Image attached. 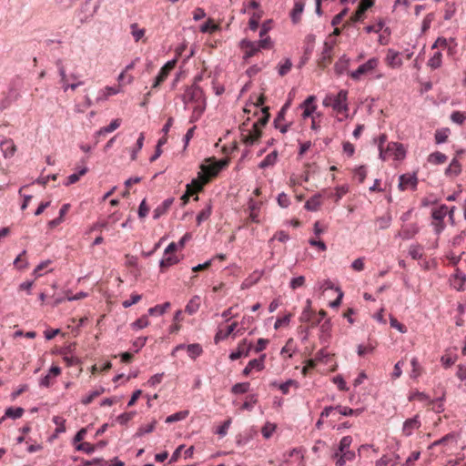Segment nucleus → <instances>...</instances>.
I'll list each match as a JSON object with an SVG mask.
<instances>
[{"label":"nucleus","mask_w":466,"mask_h":466,"mask_svg":"<svg viewBox=\"0 0 466 466\" xmlns=\"http://www.w3.org/2000/svg\"><path fill=\"white\" fill-rule=\"evenodd\" d=\"M378 58H370L366 63L360 65L355 71L350 72V76L356 81L360 80L361 76L370 73L378 66Z\"/></svg>","instance_id":"7ed1b4c3"},{"label":"nucleus","mask_w":466,"mask_h":466,"mask_svg":"<svg viewBox=\"0 0 466 466\" xmlns=\"http://www.w3.org/2000/svg\"><path fill=\"white\" fill-rule=\"evenodd\" d=\"M447 160V156L441 152L436 151L428 156V162L432 165H441Z\"/></svg>","instance_id":"c756f323"},{"label":"nucleus","mask_w":466,"mask_h":466,"mask_svg":"<svg viewBox=\"0 0 466 466\" xmlns=\"http://www.w3.org/2000/svg\"><path fill=\"white\" fill-rule=\"evenodd\" d=\"M419 226L416 223L409 224L402 227V229L396 235L397 238L402 239H410L419 232Z\"/></svg>","instance_id":"ddd939ff"},{"label":"nucleus","mask_w":466,"mask_h":466,"mask_svg":"<svg viewBox=\"0 0 466 466\" xmlns=\"http://www.w3.org/2000/svg\"><path fill=\"white\" fill-rule=\"evenodd\" d=\"M422 248L420 245H411L409 248V255L413 259H420L422 257Z\"/></svg>","instance_id":"3c124183"},{"label":"nucleus","mask_w":466,"mask_h":466,"mask_svg":"<svg viewBox=\"0 0 466 466\" xmlns=\"http://www.w3.org/2000/svg\"><path fill=\"white\" fill-rule=\"evenodd\" d=\"M0 149L4 157H11L14 156L16 147L11 138H5L0 141Z\"/></svg>","instance_id":"4468645a"},{"label":"nucleus","mask_w":466,"mask_h":466,"mask_svg":"<svg viewBox=\"0 0 466 466\" xmlns=\"http://www.w3.org/2000/svg\"><path fill=\"white\" fill-rule=\"evenodd\" d=\"M183 101L185 104H187V101L196 104L206 102L202 88L197 84H193L186 89L185 94L183 95Z\"/></svg>","instance_id":"f03ea898"},{"label":"nucleus","mask_w":466,"mask_h":466,"mask_svg":"<svg viewBox=\"0 0 466 466\" xmlns=\"http://www.w3.org/2000/svg\"><path fill=\"white\" fill-rule=\"evenodd\" d=\"M76 450L90 454L96 451V445L89 442H81L76 446Z\"/></svg>","instance_id":"13d9d810"},{"label":"nucleus","mask_w":466,"mask_h":466,"mask_svg":"<svg viewBox=\"0 0 466 466\" xmlns=\"http://www.w3.org/2000/svg\"><path fill=\"white\" fill-rule=\"evenodd\" d=\"M354 175L358 178L360 183H363L367 176V170L365 166H360L354 170Z\"/></svg>","instance_id":"0e129e2a"},{"label":"nucleus","mask_w":466,"mask_h":466,"mask_svg":"<svg viewBox=\"0 0 466 466\" xmlns=\"http://www.w3.org/2000/svg\"><path fill=\"white\" fill-rule=\"evenodd\" d=\"M260 15L254 13L248 21V27L252 31H256L259 25Z\"/></svg>","instance_id":"338daca9"},{"label":"nucleus","mask_w":466,"mask_h":466,"mask_svg":"<svg viewBox=\"0 0 466 466\" xmlns=\"http://www.w3.org/2000/svg\"><path fill=\"white\" fill-rule=\"evenodd\" d=\"M169 308H170V303L165 302L161 305H157L155 307L148 309L147 313L150 316H155V315L162 316L166 312V310Z\"/></svg>","instance_id":"473e14b6"},{"label":"nucleus","mask_w":466,"mask_h":466,"mask_svg":"<svg viewBox=\"0 0 466 466\" xmlns=\"http://www.w3.org/2000/svg\"><path fill=\"white\" fill-rule=\"evenodd\" d=\"M448 129L437 130L435 132V142L436 144H442L448 138Z\"/></svg>","instance_id":"680f3d73"},{"label":"nucleus","mask_w":466,"mask_h":466,"mask_svg":"<svg viewBox=\"0 0 466 466\" xmlns=\"http://www.w3.org/2000/svg\"><path fill=\"white\" fill-rule=\"evenodd\" d=\"M418 185V178L415 173L413 174H403L399 177V185L398 187L400 190L403 191L409 187L411 189H416Z\"/></svg>","instance_id":"6e6552de"},{"label":"nucleus","mask_w":466,"mask_h":466,"mask_svg":"<svg viewBox=\"0 0 466 466\" xmlns=\"http://www.w3.org/2000/svg\"><path fill=\"white\" fill-rule=\"evenodd\" d=\"M374 0H360L356 12L351 15L350 22L357 23L360 22L365 17L366 11L373 6Z\"/></svg>","instance_id":"423d86ee"},{"label":"nucleus","mask_w":466,"mask_h":466,"mask_svg":"<svg viewBox=\"0 0 466 466\" xmlns=\"http://www.w3.org/2000/svg\"><path fill=\"white\" fill-rule=\"evenodd\" d=\"M199 306L200 297L196 295L187 302L185 308V311L189 315H193L198 310Z\"/></svg>","instance_id":"393cba45"},{"label":"nucleus","mask_w":466,"mask_h":466,"mask_svg":"<svg viewBox=\"0 0 466 466\" xmlns=\"http://www.w3.org/2000/svg\"><path fill=\"white\" fill-rule=\"evenodd\" d=\"M167 76L168 74L161 68L158 75L156 76L153 82L152 88H157V86H159L160 84L166 80Z\"/></svg>","instance_id":"e2e57ef3"},{"label":"nucleus","mask_w":466,"mask_h":466,"mask_svg":"<svg viewBox=\"0 0 466 466\" xmlns=\"http://www.w3.org/2000/svg\"><path fill=\"white\" fill-rule=\"evenodd\" d=\"M349 12V8L345 7L343 8L339 14H337L331 20V25L337 26L339 24L341 23L342 19L347 15Z\"/></svg>","instance_id":"052dcab7"},{"label":"nucleus","mask_w":466,"mask_h":466,"mask_svg":"<svg viewBox=\"0 0 466 466\" xmlns=\"http://www.w3.org/2000/svg\"><path fill=\"white\" fill-rule=\"evenodd\" d=\"M441 58L442 55L441 52H436L434 55L429 59L428 66L432 69H437L441 66Z\"/></svg>","instance_id":"4c0bfd02"},{"label":"nucleus","mask_w":466,"mask_h":466,"mask_svg":"<svg viewBox=\"0 0 466 466\" xmlns=\"http://www.w3.org/2000/svg\"><path fill=\"white\" fill-rule=\"evenodd\" d=\"M348 91L340 90L336 96L329 95V99L332 101L331 107L338 113L347 112L349 106L347 103Z\"/></svg>","instance_id":"f257e3e1"},{"label":"nucleus","mask_w":466,"mask_h":466,"mask_svg":"<svg viewBox=\"0 0 466 466\" xmlns=\"http://www.w3.org/2000/svg\"><path fill=\"white\" fill-rule=\"evenodd\" d=\"M409 400H418L422 405H426V406L433 404V400H431V398L428 395H426L423 392H419V391L410 394L409 396Z\"/></svg>","instance_id":"a878e982"},{"label":"nucleus","mask_w":466,"mask_h":466,"mask_svg":"<svg viewBox=\"0 0 466 466\" xmlns=\"http://www.w3.org/2000/svg\"><path fill=\"white\" fill-rule=\"evenodd\" d=\"M377 141H378V147H379V151H380L379 157L382 161H385L386 156H385V152H384L385 150L383 148V145L387 141V136L385 134H381L378 137V139H375V142H377Z\"/></svg>","instance_id":"09e8293b"},{"label":"nucleus","mask_w":466,"mask_h":466,"mask_svg":"<svg viewBox=\"0 0 466 466\" xmlns=\"http://www.w3.org/2000/svg\"><path fill=\"white\" fill-rule=\"evenodd\" d=\"M88 171V168L86 167H83L78 170L77 173H73L70 176L67 177L66 181L64 183L65 186H70L72 184L76 183L81 176H84Z\"/></svg>","instance_id":"7c9ffc66"},{"label":"nucleus","mask_w":466,"mask_h":466,"mask_svg":"<svg viewBox=\"0 0 466 466\" xmlns=\"http://www.w3.org/2000/svg\"><path fill=\"white\" fill-rule=\"evenodd\" d=\"M277 158L278 152L274 150L266 156V157L258 164V167L264 169L266 167H271L276 163Z\"/></svg>","instance_id":"c85d7f7f"},{"label":"nucleus","mask_w":466,"mask_h":466,"mask_svg":"<svg viewBox=\"0 0 466 466\" xmlns=\"http://www.w3.org/2000/svg\"><path fill=\"white\" fill-rule=\"evenodd\" d=\"M19 92L15 86H10L5 98L0 101V111L8 108L19 97Z\"/></svg>","instance_id":"f8f14e48"},{"label":"nucleus","mask_w":466,"mask_h":466,"mask_svg":"<svg viewBox=\"0 0 466 466\" xmlns=\"http://www.w3.org/2000/svg\"><path fill=\"white\" fill-rule=\"evenodd\" d=\"M208 164L201 165V171L198 172V178L200 182L205 185L209 181V178L212 177H216L217 175H213L214 169L216 167V160L214 158H208L206 160Z\"/></svg>","instance_id":"39448f33"},{"label":"nucleus","mask_w":466,"mask_h":466,"mask_svg":"<svg viewBox=\"0 0 466 466\" xmlns=\"http://www.w3.org/2000/svg\"><path fill=\"white\" fill-rule=\"evenodd\" d=\"M461 172V165L457 158H453L451 164L445 169L446 176L457 177Z\"/></svg>","instance_id":"5701e85b"},{"label":"nucleus","mask_w":466,"mask_h":466,"mask_svg":"<svg viewBox=\"0 0 466 466\" xmlns=\"http://www.w3.org/2000/svg\"><path fill=\"white\" fill-rule=\"evenodd\" d=\"M277 425L275 423L267 422L261 429V433L265 439H269L273 432L276 431Z\"/></svg>","instance_id":"49530a36"},{"label":"nucleus","mask_w":466,"mask_h":466,"mask_svg":"<svg viewBox=\"0 0 466 466\" xmlns=\"http://www.w3.org/2000/svg\"><path fill=\"white\" fill-rule=\"evenodd\" d=\"M187 352L192 360H195L202 354L203 350L200 344L193 343L187 346Z\"/></svg>","instance_id":"2f4dec72"},{"label":"nucleus","mask_w":466,"mask_h":466,"mask_svg":"<svg viewBox=\"0 0 466 466\" xmlns=\"http://www.w3.org/2000/svg\"><path fill=\"white\" fill-rule=\"evenodd\" d=\"M131 35L136 42H138L145 35V29L139 28L137 23L130 25Z\"/></svg>","instance_id":"c03bdc74"},{"label":"nucleus","mask_w":466,"mask_h":466,"mask_svg":"<svg viewBox=\"0 0 466 466\" xmlns=\"http://www.w3.org/2000/svg\"><path fill=\"white\" fill-rule=\"evenodd\" d=\"M174 202L173 198H168L165 199L160 205H158L153 211V218L158 219L161 216H163L171 207Z\"/></svg>","instance_id":"a211bd4d"},{"label":"nucleus","mask_w":466,"mask_h":466,"mask_svg":"<svg viewBox=\"0 0 466 466\" xmlns=\"http://www.w3.org/2000/svg\"><path fill=\"white\" fill-rule=\"evenodd\" d=\"M231 424V419L226 420L221 425L218 426L215 433L220 437H224L228 433V430Z\"/></svg>","instance_id":"603ef678"},{"label":"nucleus","mask_w":466,"mask_h":466,"mask_svg":"<svg viewBox=\"0 0 466 466\" xmlns=\"http://www.w3.org/2000/svg\"><path fill=\"white\" fill-rule=\"evenodd\" d=\"M212 207L208 204L204 209H202L197 216L198 225H200L203 221L207 220L211 215Z\"/></svg>","instance_id":"79ce46f5"},{"label":"nucleus","mask_w":466,"mask_h":466,"mask_svg":"<svg viewBox=\"0 0 466 466\" xmlns=\"http://www.w3.org/2000/svg\"><path fill=\"white\" fill-rule=\"evenodd\" d=\"M349 65L350 58L346 55L341 56L334 65L335 73L339 76L344 74L348 70Z\"/></svg>","instance_id":"aec40b11"},{"label":"nucleus","mask_w":466,"mask_h":466,"mask_svg":"<svg viewBox=\"0 0 466 466\" xmlns=\"http://www.w3.org/2000/svg\"><path fill=\"white\" fill-rule=\"evenodd\" d=\"M266 354H261L258 359H253L248 361L247 366L242 370L244 376H248L253 370L261 371L265 369Z\"/></svg>","instance_id":"1a4fd4ad"},{"label":"nucleus","mask_w":466,"mask_h":466,"mask_svg":"<svg viewBox=\"0 0 466 466\" xmlns=\"http://www.w3.org/2000/svg\"><path fill=\"white\" fill-rule=\"evenodd\" d=\"M333 457L337 466H343L347 461H352L355 458V454L351 451H346V452L342 453L335 452Z\"/></svg>","instance_id":"6ab92c4d"},{"label":"nucleus","mask_w":466,"mask_h":466,"mask_svg":"<svg viewBox=\"0 0 466 466\" xmlns=\"http://www.w3.org/2000/svg\"><path fill=\"white\" fill-rule=\"evenodd\" d=\"M203 183H201L199 180L196 178H194L191 181V183L187 184V190L181 197V200H183V205H186L187 203L190 196L203 190Z\"/></svg>","instance_id":"9b49d317"},{"label":"nucleus","mask_w":466,"mask_h":466,"mask_svg":"<svg viewBox=\"0 0 466 466\" xmlns=\"http://www.w3.org/2000/svg\"><path fill=\"white\" fill-rule=\"evenodd\" d=\"M262 111V114H263V116L260 117L257 122H255L253 124V129L256 130V131H260L259 130V127H265L268 120H269V117H270V114H269V107L268 106H265L261 109Z\"/></svg>","instance_id":"b1692460"},{"label":"nucleus","mask_w":466,"mask_h":466,"mask_svg":"<svg viewBox=\"0 0 466 466\" xmlns=\"http://www.w3.org/2000/svg\"><path fill=\"white\" fill-rule=\"evenodd\" d=\"M305 283V277L304 276H299L296 278L291 279L289 282V287L292 289H297L300 287H302Z\"/></svg>","instance_id":"69168bd1"},{"label":"nucleus","mask_w":466,"mask_h":466,"mask_svg":"<svg viewBox=\"0 0 466 466\" xmlns=\"http://www.w3.org/2000/svg\"><path fill=\"white\" fill-rule=\"evenodd\" d=\"M448 207L446 205H441L439 208L434 209L431 213V217L433 219L443 222L444 218L447 215Z\"/></svg>","instance_id":"f704fd0d"},{"label":"nucleus","mask_w":466,"mask_h":466,"mask_svg":"<svg viewBox=\"0 0 466 466\" xmlns=\"http://www.w3.org/2000/svg\"><path fill=\"white\" fill-rule=\"evenodd\" d=\"M305 3L303 0H295L294 7L290 12V18L293 24H298L300 21L303 13Z\"/></svg>","instance_id":"dca6fc26"},{"label":"nucleus","mask_w":466,"mask_h":466,"mask_svg":"<svg viewBox=\"0 0 466 466\" xmlns=\"http://www.w3.org/2000/svg\"><path fill=\"white\" fill-rule=\"evenodd\" d=\"M319 330L321 333L319 337L320 341L326 342L331 330V322L329 319H325V321L319 325Z\"/></svg>","instance_id":"cd10ccee"},{"label":"nucleus","mask_w":466,"mask_h":466,"mask_svg":"<svg viewBox=\"0 0 466 466\" xmlns=\"http://www.w3.org/2000/svg\"><path fill=\"white\" fill-rule=\"evenodd\" d=\"M334 43H329L327 41L324 42L323 50L320 57L319 58V66L321 67H326L328 64L330 62V54L333 49Z\"/></svg>","instance_id":"2eb2a0df"},{"label":"nucleus","mask_w":466,"mask_h":466,"mask_svg":"<svg viewBox=\"0 0 466 466\" xmlns=\"http://www.w3.org/2000/svg\"><path fill=\"white\" fill-rule=\"evenodd\" d=\"M261 135V131L249 130L247 135H243L242 140L247 146H252L259 140Z\"/></svg>","instance_id":"4be33fe9"},{"label":"nucleus","mask_w":466,"mask_h":466,"mask_svg":"<svg viewBox=\"0 0 466 466\" xmlns=\"http://www.w3.org/2000/svg\"><path fill=\"white\" fill-rule=\"evenodd\" d=\"M377 223L379 224L380 229H386L390 226L391 216L387 214L383 217H380L377 218Z\"/></svg>","instance_id":"864d4df0"},{"label":"nucleus","mask_w":466,"mask_h":466,"mask_svg":"<svg viewBox=\"0 0 466 466\" xmlns=\"http://www.w3.org/2000/svg\"><path fill=\"white\" fill-rule=\"evenodd\" d=\"M252 349V342L248 341L247 339H244L238 343L237 350L229 354V359L230 360H237L242 357H248Z\"/></svg>","instance_id":"20e7f679"},{"label":"nucleus","mask_w":466,"mask_h":466,"mask_svg":"<svg viewBox=\"0 0 466 466\" xmlns=\"http://www.w3.org/2000/svg\"><path fill=\"white\" fill-rule=\"evenodd\" d=\"M237 325V322H233L227 328L226 331L218 330L214 338L215 343L218 344L219 341L226 339L235 330Z\"/></svg>","instance_id":"bb28decb"},{"label":"nucleus","mask_w":466,"mask_h":466,"mask_svg":"<svg viewBox=\"0 0 466 466\" xmlns=\"http://www.w3.org/2000/svg\"><path fill=\"white\" fill-rule=\"evenodd\" d=\"M53 421L56 425L55 430L54 436L56 437L59 433H62L66 431L65 422L66 420L62 417L55 416L53 418Z\"/></svg>","instance_id":"de8ad7c7"},{"label":"nucleus","mask_w":466,"mask_h":466,"mask_svg":"<svg viewBox=\"0 0 466 466\" xmlns=\"http://www.w3.org/2000/svg\"><path fill=\"white\" fill-rule=\"evenodd\" d=\"M421 423L419 420V416H415L414 418L408 419L403 424V433L406 436H410L412 434L414 430L419 429Z\"/></svg>","instance_id":"f3484780"},{"label":"nucleus","mask_w":466,"mask_h":466,"mask_svg":"<svg viewBox=\"0 0 466 466\" xmlns=\"http://www.w3.org/2000/svg\"><path fill=\"white\" fill-rule=\"evenodd\" d=\"M239 47L245 50V54L243 56V59L245 61H248L259 51L258 47L257 46V43L247 38H244L239 42Z\"/></svg>","instance_id":"9d476101"},{"label":"nucleus","mask_w":466,"mask_h":466,"mask_svg":"<svg viewBox=\"0 0 466 466\" xmlns=\"http://www.w3.org/2000/svg\"><path fill=\"white\" fill-rule=\"evenodd\" d=\"M104 391V388L100 387L99 389H96L93 391H91L89 394H87L86 396L83 397L82 400H81V403L83 405H88L92 402V400L98 397L102 392Z\"/></svg>","instance_id":"e433bc0d"},{"label":"nucleus","mask_w":466,"mask_h":466,"mask_svg":"<svg viewBox=\"0 0 466 466\" xmlns=\"http://www.w3.org/2000/svg\"><path fill=\"white\" fill-rule=\"evenodd\" d=\"M249 383L248 382H241L237 383L232 387V392L236 394H242L248 390Z\"/></svg>","instance_id":"6e6d98bb"},{"label":"nucleus","mask_w":466,"mask_h":466,"mask_svg":"<svg viewBox=\"0 0 466 466\" xmlns=\"http://www.w3.org/2000/svg\"><path fill=\"white\" fill-rule=\"evenodd\" d=\"M351 437L350 436H345L341 439L339 448L335 452L342 453L346 452V451H350V447L351 444Z\"/></svg>","instance_id":"a18cd8bd"},{"label":"nucleus","mask_w":466,"mask_h":466,"mask_svg":"<svg viewBox=\"0 0 466 466\" xmlns=\"http://www.w3.org/2000/svg\"><path fill=\"white\" fill-rule=\"evenodd\" d=\"M384 152L386 157L392 155L396 160L403 159L406 156V150L403 145L398 142H390Z\"/></svg>","instance_id":"0eeeda50"},{"label":"nucleus","mask_w":466,"mask_h":466,"mask_svg":"<svg viewBox=\"0 0 466 466\" xmlns=\"http://www.w3.org/2000/svg\"><path fill=\"white\" fill-rule=\"evenodd\" d=\"M434 19V15L432 13H429L423 19L421 25V32L425 33L430 27L431 24Z\"/></svg>","instance_id":"774afa93"},{"label":"nucleus","mask_w":466,"mask_h":466,"mask_svg":"<svg viewBox=\"0 0 466 466\" xmlns=\"http://www.w3.org/2000/svg\"><path fill=\"white\" fill-rule=\"evenodd\" d=\"M149 325V321L146 315H143L133 323H131V327L135 330L142 329Z\"/></svg>","instance_id":"ea45409f"},{"label":"nucleus","mask_w":466,"mask_h":466,"mask_svg":"<svg viewBox=\"0 0 466 466\" xmlns=\"http://www.w3.org/2000/svg\"><path fill=\"white\" fill-rule=\"evenodd\" d=\"M451 119L453 123L462 125L466 120V113L461 111H453L451 115Z\"/></svg>","instance_id":"8fccbe9b"},{"label":"nucleus","mask_w":466,"mask_h":466,"mask_svg":"<svg viewBox=\"0 0 466 466\" xmlns=\"http://www.w3.org/2000/svg\"><path fill=\"white\" fill-rule=\"evenodd\" d=\"M320 198L321 194H315L306 201L304 208L309 211H317L321 205Z\"/></svg>","instance_id":"412c9836"},{"label":"nucleus","mask_w":466,"mask_h":466,"mask_svg":"<svg viewBox=\"0 0 466 466\" xmlns=\"http://www.w3.org/2000/svg\"><path fill=\"white\" fill-rule=\"evenodd\" d=\"M144 140L145 136L143 133H141L137 140L136 147L131 151V160L137 159L138 151L143 147Z\"/></svg>","instance_id":"58836bf2"},{"label":"nucleus","mask_w":466,"mask_h":466,"mask_svg":"<svg viewBox=\"0 0 466 466\" xmlns=\"http://www.w3.org/2000/svg\"><path fill=\"white\" fill-rule=\"evenodd\" d=\"M292 62L289 58H287L284 64L279 65V74L281 76H286L291 69Z\"/></svg>","instance_id":"bf43d9fd"},{"label":"nucleus","mask_w":466,"mask_h":466,"mask_svg":"<svg viewBox=\"0 0 466 466\" xmlns=\"http://www.w3.org/2000/svg\"><path fill=\"white\" fill-rule=\"evenodd\" d=\"M179 258L175 256V255H170V256H167V258H162L160 261H159V266L161 268V269L163 270L164 268H169L175 264H177L179 262Z\"/></svg>","instance_id":"c9c22d12"},{"label":"nucleus","mask_w":466,"mask_h":466,"mask_svg":"<svg viewBox=\"0 0 466 466\" xmlns=\"http://www.w3.org/2000/svg\"><path fill=\"white\" fill-rule=\"evenodd\" d=\"M141 299H142L141 295L137 294V293H133V294L130 295V299H126V300H124L122 302V306L125 309H127V308L131 307L132 305L137 303Z\"/></svg>","instance_id":"5fc2aeb1"},{"label":"nucleus","mask_w":466,"mask_h":466,"mask_svg":"<svg viewBox=\"0 0 466 466\" xmlns=\"http://www.w3.org/2000/svg\"><path fill=\"white\" fill-rule=\"evenodd\" d=\"M121 398L117 396L110 397V398H105L101 400L100 405L101 406H112V405H119L122 406V403H120Z\"/></svg>","instance_id":"4d7b16f0"},{"label":"nucleus","mask_w":466,"mask_h":466,"mask_svg":"<svg viewBox=\"0 0 466 466\" xmlns=\"http://www.w3.org/2000/svg\"><path fill=\"white\" fill-rule=\"evenodd\" d=\"M188 415V412L187 410H181V411H178L173 415H170V416H167L166 418V422L167 423H173V422H176V421H179V420H182L184 419H186Z\"/></svg>","instance_id":"37998d69"},{"label":"nucleus","mask_w":466,"mask_h":466,"mask_svg":"<svg viewBox=\"0 0 466 466\" xmlns=\"http://www.w3.org/2000/svg\"><path fill=\"white\" fill-rule=\"evenodd\" d=\"M218 25H215L213 20L209 18L200 26V32L211 34L218 30Z\"/></svg>","instance_id":"a19ab883"},{"label":"nucleus","mask_w":466,"mask_h":466,"mask_svg":"<svg viewBox=\"0 0 466 466\" xmlns=\"http://www.w3.org/2000/svg\"><path fill=\"white\" fill-rule=\"evenodd\" d=\"M316 41V35L314 34H309L305 37L304 51L306 55H311L314 50Z\"/></svg>","instance_id":"72a5a7b5"}]
</instances>
